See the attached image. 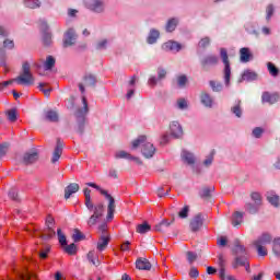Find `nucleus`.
Wrapping results in <instances>:
<instances>
[{"instance_id":"nucleus-1","label":"nucleus","mask_w":280,"mask_h":280,"mask_svg":"<svg viewBox=\"0 0 280 280\" xmlns=\"http://www.w3.org/2000/svg\"><path fill=\"white\" fill-rule=\"evenodd\" d=\"M137 148H141L144 159H152L156 152V148L148 141L147 136H139L138 139L132 141V150H137Z\"/></svg>"},{"instance_id":"nucleus-2","label":"nucleus","mask_w":280,"mask_h":280,"mask_svg":"<svg viewBox=\"0 0 280 280\" xmlns=\"http://www.w3.org/2000/svg\"><path fill=\"white\" fill-rule=\"evenodd\" d=\"M13 82H16V84H22L24 86H33L35 79L34 74H32V66L30 65V62L25 61L22 65V72L18 78L13 79Z\"/></svg>"},{"instance_id":"nucleus-3","label":"nucleus","mask_w":280,"mask_h":280,"mask_svg":"<svg viewBox=\"0 0 280 280\" xmlns=\"http://www.w3.org/2000/svg\"><path fill=\"white\" fill-rule=\"evenodd\" d=\"M88 187H93V189H97L102 196H105V198L109 201L107 206V220L110 221L115 218V198L108 194V191L102 189V187L97 186L95 183H88Z\"/></svg>"},{"instance_id":"nucleus-4","label":"nucleus","mask_w":280,"mask_h":280,"mask_svg":"<svg viewBox=\"0 0 280 280\" xmlns=\"http://www.w3.org/2000/svg\"><path fill=\"white\" fill-rule=\"evenodd\" d=\"M83 108L78 109L75 113L77 121H78V132L82 135L84 132V117L86 113H89V103L86 102V96H82Z\"/></svg>"},{"instance_id":"nucleus-5","label":"nucleus","mask_w":280,"mask_h":280,"mask_svg":"<svg viewBox=\"0 0 280 280\" xmlns=\"http://www.w3.org/2000/svg\"><path fill=\"white\" fill-rule=\"evenodd\" d=\"M221 59L223 60L224 65V80L226 86H229L231 82V63L229 62V54L226 52V48H221L220 50Z\"/></svg>"},{"instance_id":"nucleus-6","label":"nucleus","mask_w":280,"mask_h":280,"mask_svg":"<svg viewBox=\"0 0 280 280\" xmlns=\"http://www.w3.org/2000/svg\"><path fill=\"white\" fill-rule=\"evenodd\" d=\"M240 267H244L246 272H250V264L246 256H235L234 261L232 262V268L237 270Z\"/></svg>"},{"instance_id":"nucleus-7","label":"nucleus","mask_w":280,"mask_h":280,"mask_svg":"<svg viewBox=\"0 0 280 280\" xmlns=\"http://www.w3.org/2000/svg\"><path fill=\"white\" fill-rule=\"evenodd\" d=\"M78 40V34L73 28H69L63 35V47H72Z\"/></svg>"},{"instance_id":"nucleus-8","label":"nucleus","mask_w":280,"mask_h":280,"mask_svg":"<svg viewBox=\"0 0 280 280\" xmlns=\"http://www.w3.org/2000/svg\"><path fill=\"white\" fill-rule=\"evenodd\" d=\"M85 5L92 12H104V1L102 0H85Z\"/></svg>"},{"instance_id":"nucleus-9","label":"nucleus","mask_w":280,"mask_h":280,"mask_svg":"<svg viewBox=\"0 0 280 280\" xmlns=\"http://www.w3.org/2000/svg\"><path fill=\"white\" fill-rule=\"evenodd\" d=\"M219 58L215 55H208L201 60V67L203 69H209V67H213L218 65Z\"/></svg>"},{"instance_id":"nucleus-10","label":"nucleus","mask_w":280,"mask_h":280,"mask_svg":"<svg viewBox=\"0 0 280 280\" xmlns=\"http://www.w3.org/2000/svg\"><path fill=\"white\" fill-rule=\"evenodd\" d=\"M202 224H203L202 214H197L190 221V230L194 233H196V231H200V229L202 228Z\"/></svg>"},{"instance_id":"nucleus-11","label":"nucleus","mask_w":280,"mask_h":280,"mask_svg":"<svg viewBox=\"0 0 280 280\" xmlns=\"http://www.w3.org/2000/svg\"><path fill=\"white\" fill-rule=\"evenodd\" d=\"M110 242V236L108 234L101 235L96 245L100 253L108 248V243Z\"/></svg>"},{"instance_id":"nucleus-12","label":"nucleus","mask_w":280,"mask_h":280,"mask_svg":"<svg viewBox=\"0 0 280 280\" xmlns=\"http://www.w3.org/2000/svg\"><path fill=\"white\" fill-rule=\"evenodd\" d=\"M170 128L172 137H174L175 139H180V137H183V127H180V124H178V121L171 122Z\"/></svg>"},{"instance_id":"nucleus-13","label":"nucleus","mask_w":280,"mask_h":280,"mask_svg":"<svg viewBox=\"0 0 280 280\" xmlns=\"http://www.w3.org/2000/svg\"><path fill=\"white\" fill-rule=\"evenodd\" d=\"M233 254L236 257H246V247L242 245L240 240L234 241Z\"/></svg>"},{"instance_id":"nucleus-14","label":"nucleus","mask_w":280,"mask_h":280,"mask_svg":"<svg viewBox=\"0 0 280 280\" xmlns=\"http://www.w3.org/2000/svg\"><path fill=\"white\" fill-rule=\"evenodd\" d=\"M272 242V236L268 233L261 234L256 241H254V246H266Z\"/></svg>"},{"instance_id":"nucleus-15","label":"nucleus","mask_w":280,"mask_h":280,"mask_svg":"<svg viewBox=\"0 0 280 280\" xmlns=\"http://www.w3.org/2000/svg\"><path fill=\"white\" fill-rule=\"evenodd\" d=\"M62 156V142L60 139L57 140V145L52 153L51 163H58L60 161V158Z\"/></svg>"},{"instance_id":"nucleus-16","label":"nucleus","mask_w":280,"mask_h":280,"mask_svg":"<svg viewBox=\"0 0 280 280\" xmlns=\"http://www.w3.org/2000/svg\"><path fill=\"white\" fill-rule=\"evenodd\" d=\"M261 100L267 104H276V102H279V94H270L269 92H265L261 96Z\"/></svg>"},{"instance_id":"nucleus-17","label":"nucleus","mask_w":280,"mask_h":280,"mask_svg":"<svg viewBox=\"0 0 280 280\" xmlns=\"http://www.w3.org/2000/svg\"><path fill=\"white\" fill-rule=\"evenodd\" d=\"M136 268H138V270H150L152 268V264H150L149 259L139 258L136 261Z\"/></svg>"},{"instance_id":"nucleus-18","label":"nucleus","mask_w":280,"mask_h":280,"mask_svg":"<svg viewBox=\"0 0 280 280\" xmlns=\"http://www.w3.org/2000/svg\"><path fill=\"white\" fill-rule=\"evenodd\" d=\"M77 191H80V185L72 183L65 189V198L66 200H69L71 198L72 194H77Z\"/></svg>"},{"instance_id":"nucleus-19","label":"nucleus","mask_w":280,"mask_h":280,"mask_svg":"<svg viewBox=\"0 0 280 280\" xmlns=\"http://www.w3.org/2000/svg\"><path fill=\"white\" fill-rule=\"evenodd\" d=\"M38 161V153L32 152V153H25L23 156V163L25 165H32V163H36Z\"/></svg>"},{"instance_id":"nucleus-20","label":"nucleus","mask_w":280,"mask_h":280,"mask_svg":"<svg viewBox=\"0 0 280 280\" xmlns=\"http://www.w3.org/2000/svg\"><path fill=\"white\" fill-rule=\"evenodd\" d=\"M240 56H241V62H250V59L253 58V54L250 52V49L246 47L240 49Z\"/></svg>"},{"instance_id":"nucleus-21","label":"nucleus","mask_w":280,"mask_h":280,"mask_svg":"<svg viewBox=\"0 0 280 280\" xmlns=\"http://www.w3.org/2000/svg\"><path fill=\"white\" fill-rule=\"evenodd\" d=\"M162 48L165 51H178L179 49L183 48V46H180V44L176 43V42H167L165 43Z\"/></svg>"},{"instance_id":"nucleus-22","label":"nucleus","mask_w":280,"mask_h":280,"mask_svg":"<svg viewBox=\"0 0 280 280\" xmlns=\"http://www.w3.org/2000/svg\"><path fill=\"white\" fill-rule=\"evenodd\" d=\"M116 159H127L128 161H136V163H141V160H139V158L132 156L126 151L116 152Z\"/></svg>"},{"instance_id":"nucleus-23","label":"nucleus","mask_w":280,"mask_h":280,"mask_svg":"<svg viewBox=\"0 0 280 280\" xmlns=\"http://www.w3.org/2000/svg\"><path fill=\"white\" fill-rule=\"evenodd\" d=\"M200 100L201 104H205L208 108L213 106V98L207 92L201 93Z\"/></svg>"},{"instance_id":"nucleus-24","label":"nucleus","mask_w":280,"mask_h":280,"mask_svg":"<svg viewBox=\"0 0 280 280\" xmlns=\"http://www.w3.org/2000/svg\"><path fill=\"white\" fill-rule=\"evenodd\" d=\"M267 200L273 207H278L279 206V195H277V194H275L272 191H268L267 192Z\"/></svg>"},{"instance_id":"nucleus-25","label":"nucleus","mask_w":280,"mask_h":280,"mask_svg":"<svg viewBox=\"0 0 280 280\" xmlns=\"http://www.w3.org/2000/svg\"><path fill=\"white\" fill-rule=\"evenodd\" d=\"M85 207L89 211H93V201L91 200V189H84Z\"/></svg>"},{"instance_id":"nucleus-26","label":"nucleus","mask_w":280,"mask_h":280,"mask_svg":"<svg viewBox=\"0 0 280 280\" xmlns=\"http://www.w3.org/2000/svg\"><path fill=\"white\" fill-rule=\"evenodd\" d=\"M54 67H56V59L51 56H48L44 63V69H45V71H51V69H54Z\"/></svg>"},{"instance_id":"nucleus-27","label":"nucleus","mask_w":280,"mask_h":280,"mask_svg":"<svg viewBox=\"0 0 280 280\" xmlns=\"http://www.w3.org/2000/svg\"><path fill=\"white\" fill-rule=\"evenodd\" d=\"M244 221V214L242 212H235L232 218L233 226H240Z\"/></svg>"},{"instance_id":"nucleus-28","label":"nucleus","mask_w":280,"mask_h":280,"mask_svg":"<svg viewBox=\"0 0 280 280\" xmlns=\"http://www.w3.org/2000/svg\"><path fill=\"white\" fill-rule=\"evenodd\" d=\"M92 211L94 215L102 218V215H104V203L102 202L96 203L95 206H93Z\"/></svg>"},{"instance_id":"nucleus-29","label":"nucleus","mask_w":280,"mask_h":280,"mask_svg":"<svg viewBox=\"0 0 280 280\" xmlns=\"http://www.w3.org/2000/svg\"><path fill=\"white\" fill-rule=\"evenodd\" d=\"M45 120L46 121H52L56 122L58 121V113L54 110H48L45 113Z\"/></svg>"},{"instance_id":"nucleus-30","label":"nucleus","mask_w":280,"mask_h":280,"mask_svg":"<svg viewBox=\"0 0 280 280\" xmlns=\"http://www.w3.org/2000/svg\"><path fill=\"white\" fill-rule=\"evenodd\" d=\"M83 80H84L85 86H95L97 82V79H95V75L93 74H86Z\"/></svg>"},{"instance_id":"nucleus-31","label":"nucleus","mask_w":280,"mask_h":280,"mask_svg":"<svg viewBox=\"0 0 280 280\" xmlns=\"http://www.w3.org/2000/svg\"><path fill=\"white\" fill-rule=\"evenodd\" d=\"M160 33L156 30H151L149 37H148V43L149 45H154L156 43V39L159 38Z\"/></svg>"},{"instance_id":"nucleus-32","label":"nucleus","mask_w":280,"mask_h":280,"mask_svg":"<svg viewBox=\"0 0 280 280\" xmlns=\"http://www.w3.org/2000/svg\"><path fill=\"white\" fill-rule=\"evenodd\" d=\"M152 230V226H150V224H148V223H142V224H139L138 226H137V233H140L141 235H143V234H145V233H148V232H150Z\"/></svg>"},{"instance_id":"nucleus-33","label":"nucleus","mask_w":280,"mask_h":280,"mask_svg":"<svg viewBox=\"0 0 280 280\" xmlns=\"http://www.w3.org/2000/svg\"><path fill=\"white\" fill-rule=\"evenodd\" d=\"M267 69L269 71L270 75H272L273 78H277V75H279V68H277V66H275V63L268 62Z\"/></svg>"},{"instance_id":"nucleus-34","label":"nucleus","mask_w":280,"mask_h":280,"mask_svg":"<svg viewBox=\"0 0 280 280\" xmlns=\"http://www.w3.org/2000/svg\"><path fill=\"white\" fill-rule=\"evenodd\" d=\"M24 5L30 8L31 10H35V8H40V1L38 0H25Z\"/></svg>"},{"instance_id":"nucleus-35","label":"nucleus","mask_w":280,"mask_h":280,"mask_svg":"<svg viewBox=\"0 0 280 280\" xmlns=\"http://www.w3.org/2000/svg\"><path fill=\"white\" fill-rule=\"evenodd\" d=\"M182 158L184 159V161H186V163H188V165H194V161H195L194 154L187 151H183Z\"/></svg>"},{"instance_id":"nucleus-36","label":"nucleus","mask_w":280,"mask_h":280,"mask_svg":"<svg viewBox=\"0 0 280 280\" xmlns=\"http://www.w3.org/2000/svg\"><path fill=\"white\" fill-rule=\"evenodd\" d=\"M38 89H39V91H42V93H44V95L46 97H49V95L51 93V88H49V85L47 83H39Z\"/></svg>"},{"instance_id":"nucleus-37","label":"nucleus","mask_w":280,"mask_h":280,"mask_svg":"<svg viewBox=\"0 0 280 280\" xmlns=\"http://www.w3.org/2000/svg\"><path fill=\"white\" fill-rule=\"evenodd\" d=\"M57 237L61 246H67V236L62 233L61 229L57 230Z\"/></svg>"},{"instance_id":"nucleus-38","label":"nucleus","mask_w":280,"mask_h":280,"mask_svg":"<svg viewBox=\"0 0 280 280\" xmlns=\"http://www.w3.org/2000/svg\"><path fill=\"white\" fill-rule=\"evenodd\" d=\"M176 25H178V20L171 19L166 24V32H174V30H176Z\"/></svg>"},{"instance_id":"nucleus-39","label":"nucleus","mask_w":280,"mask_h":280,"mask_svg":"<svg viewBox=\"0 0 280 280\" xmlns=\"http://www.w3.org/2000/svg\"><path fill=\"white\" fill-rule=\"evenodd\" d=\"M243 80H247V81L257 80V73L250 70H247L243 73Z\"/></svg>"},{"instance_id":"nucleus-40","label":"nucleus","mask_w":280,"mask_h":280,"mask_svg":"<svg viewBox=\"0 0 280 280\" xmlns=\"http://www.w3.org/2000/svg\"><path fill=\"white\" fill-rule=\"evenodd\" d=\"M65 252L68 255H75L78 253V247L75 246V244H70V245H65Z\"/></svg>"},{"instance_id":"nucleus-41","label":"nucleus","mask_w":280,"mask_h":280,"mask_svg":"<svg viewBox=\"0 0 280 280\" xmlns=\"http://www.w3.org/2000/svg\"><path fill=\"white\" fill-rule=\"evenodd\" d=\"M209 45H211V38L203 37L199 40L198 47L200 49H206V47H209Z\"/></svg>"},{"instance_id":"nucleus-42","label":"nucleus","mask_w":280,"mask_h":280,"mask_svg":"<svg viewBox=\"0 0 280 280\" xmlns=\"http://www.w3.org/2000/svg\"><path fill=\"white\" fill-rule=\"evenodd\" d=\"M256 250L259 255V257H266V255H268V248H266V246L264 245H255Z\"/></svg>"},{"instance_id":"nucleus-43","label":"nucleus","mask_w":280,"mask_h":280,"mask_svg":"<svg viewBox=\"0 0 280 280\" xmlns=\"http://www.w3.org/2000/svg\"><path fill=\"white\" fill-rule=\"evenodd\" d=\"M245 209L246 211H248V213H257V211H259V206H257V203H247L245 206Z\"/></svg>"},{"instance_id":"nucleus-44","label":"nucleus","mask_w":280,"mask_h":280,"mask_svg":"<svg viewBox=\"0 0 280 280\" xmlns=\"http://www.w3.org/2000/svg\"><path fill=\"white\" fill-rule=\"evenodd\" d=\"M272 252L275 253V255H280V237L273 240Z\"/></svg>"},{"instance_id":"nucleus-45","label":"nucleus","mask_w":280,"mask_h":280,"mask_svg":"<svg viewBox=\"0 0 280 280\" xmlns=\"http://www.w3.org/2000/svg\"><path fill=\"white\" fill-rule=\"evenodd\" d=\"M240 104L241 103L238 102V104L234 105L231 108V112L233 113V115H236V117H242V106Z\"/></svg>"},{"instance_id":"nucleus-46","label":"nucleus","mask_w":280,"mask_h":280,"mask_svg":"<svg viewBox=\"0 0 280 280\" xmlns=\"http://www.w3.org/2000/svg\"><path fill=\"white\" fill-rule=\"evenodd\" d=\"M8 120L11 122L16 121V109H10L7 112Z\"/></svg>"},{"instance_id":"nucleus-47","label":"nucleus","mask_w":280,"mask_h":280,"mask_svg":"<svg viewBox=\"0 0 280 280\" xmlns=\"http://www.w3.org/2000/svg\"><path fill=\"white\" fill-rule=\"evenodd\" d=\"M72 240H73L74 242H82V240H84V234H82V233L80 232V230H74V233H73V235H72Z\"/></svg>"},{"instance_id":"nucleus-48","label":"nucleus","mask_w":280,"mask_h":280,"mask_svg":"<svg viewBox=\"0 0 280 280\" xmlns=\"http://www.w3.org/2000/svg\"><path fill=\"white\" fill-rule=\"evenodd\" d=\"M189 215V206H185L179 212H178V218L182 220H185Z\"/></svg>"},{"instance_id":"nucleus-49","label":"nucleus","mask_w":280,"mask_h":280,"mask_svg":"<svg viewBox=\"0 0 280 280\" xmlns=\"http://www.w3.org/2000/svg\"><path fill=\"white\" fill-rule=\"evenodd\" d=\"M266 19L267 21H270L272 19V15L275 14V7L272 4H269L266 9Z\"/></svg>"},{"instance_id":"nucleus-50","label":"nucleus","mask_w":280,"mask_h":280,"mask_svg":"<svg viewBox=\"0 0 280 280\" xmlns=\"http://www.w3.org/2000/svg\"><path fill=\"white\" fill-rule=\"evenodd\" d=\"M46 222L48 224V237H54V235H56V231L51 229V224H54V219L49 218Z\"/></svg>"},{"instance_id":"nucleus-51","label":"nucleus","mask_w":280,"mask_h":280,"mask_svg":"<svg viewBox=\"0 0 280 280\" xmlns=\"http://www.w3.org/2000/svg\"><path fill=\"white\" fill-rule=\"evenodd\" d=\"M101 217H97V214H92L89 220H88V226H95V224H97V220Z\"/></svg>"},{"instance_id":"nucleus-52","label":"nucleus","mask_w":280,"mask_h":280,"mask_svg":"<svg viewBox=\"0 0 280 280\" xmlns=\"http://www.w3.org/2000/svg\"><path fill=\"white\" fill-rule=\"evenodd\" d=\"M252 200H254L255 205H257L259 207V205H261V195H259V192H252L250 195Z\"/></svg>"},{"instance_id":"nucleus-53","label":"nucleus","mask_w":280,"mask_h":280,"mask_svg":"<svg viewBox=\"0 0 280 280\" xmlns=\"http://www.w3.org/2000/svg\"><path fill=\"white\" fill-rule=\"evenodd\" d=\"M20 278H21L22 280H37L36 275L30 273V272L21 273V275H20Z\"/></svg>"},{"instance_id":"nucleus-54","label":"nucleus","mask_w":280,"mask_h":280,"mask_svg":"<svg viewBox=\"0 0 280 280\" xmlns=\"http://www.w3.org/2000/svg\"><path fill=\"white\" fill-rule=\"evenodd\" d=\"M213 191V188H209V187H205L201 191H200V196L201 198H209V196H211V192Z\"/></svg>"},{"instance_id":"nucleus-55","label":"nucleus","mask_w":280,"mask_h":280,"mask_svg":"<svg viewBox=\"0 0 280 280\" xmlns=\"http://www.w3.org/2000/svg\"><path fill=\"white\" fill-rule=\"evenodd\" d=\"M187 259L189 264H194L198 259V254L192 253V252H187Z\"/></svg>"},{"instance_id":"nucleus-56","label":"nucleus","mask_w":280,"mask_h":280,"mask_svg":"<svg viewBox=\"0 0 280 280\" xmlns=\"http://www.w3.org/2000/svg\"><path fill=\"white\" fill-rule=\"evenodd\" d=\"M167 75V70L163 68H158V80H165Z\"/></svg>"},{"instance_id":"nucleus-57","label":"nucleus","mask_w":280,"mask_h":280,"mask_svg":"<svg viewBox=\"0 0 280 280\" xmlns=\"http://www.w3.org/2000/svg\"><path fill=\"white\" fill-rule=\"evenodd\" d=\"M43 43L46 46L51 45V33H44V35H43Z\"/></svg>"},{"instance_id":"nucleus-58","label":"nucleus","mask_w":280,"mask_h":280,"mask_svg":"<svg viewBox=\"0 0 280 280\" xmlns=\"http://www.w3.org/2000/svg\"><path fill=\"white\" fill-rule=\"evenodd\" d=\"M218 266L219 268H226V259L224 258V255L220 254L218 257Z\"/></svg>"},{"instance_id":"nucleus-59","label":"nucleus","mask_w":280,"mask_h":280,"mask_svg":"<svg viewBox=\"0 0 280 280\" xmlns=\"http://www.w3.org/2000/svg\"><path fill=\"white\" fill-rule=\"evenodd\" d=\"M177 84L180 89L187 84V77L186 75H179L177 78Z\"/></svg>"},{"instance_id":"nucleus-60","label":"nucleus","mask_w":280,"mask_h":280,"mask_svg":"<svg viewBox=\"0 0 280 280\" xmlns=\"http://www.w3.org/2000/svg\"><path fill=\"white\" fill-rule=\"evenodd\" d=\"M210 86L215 92L222 91V85L215 81H210Z\"/></svg>"},{"instance_id":"nucleus-61","label":"nucleus","mask_w":280,"mask_h":280,"mask_svg":"<svg viewBox=\"0 0 280 280\" xmlns=\"http://www.w3.org/2000/svg\"><path fill=\"white\" fill-rule=\"evenodd\" d=\"M261 135H264V129H261V127H256L254 130H253V136L256 138V139H259L261 137Z\"/></svg>"},{"instance_id":"nucleus-62","label":"nucleus","mask_w":280,"mask_h":280,"mask_svg":"<svg viewBox=\"0 0 280 280\" xmlns=\"http://www.w3.org/2000/svg\"><path fill=\"white\" fill-rule=\"evenodd\" d=\"M177 106L180 110H185V108H187V101L185 98H179L177 101Z\"/></svg>"},{"instance_id":"nucleus-63","label":"nucleus","mask_w":280,"mask_h":280,"mask_svg":"<svg viewBox=\"0 0 280 280\" xmlns=\"http://www.w3.org/2000/svg\"><path fill=\"white\" fill-rule=\"evenodd\" d=\"M108 176H109V178H114V179L119 178V175L117 173V168H109Z\"/></svg>"},{"instance_id":"nucleus-64","label":"nucleus","mask_w":280,"mask_h":280,"mask_svg":"<svg viewBox=\"0 0 280 280\" xmlns=\"http://www.w3.org/2000/svg\"><path fill=\"white\" fill-rule=\"evenodd\" d=\"M106 45H108V40L103 39L96 44V49H106Z\"/></svg>"}]
</instances>
